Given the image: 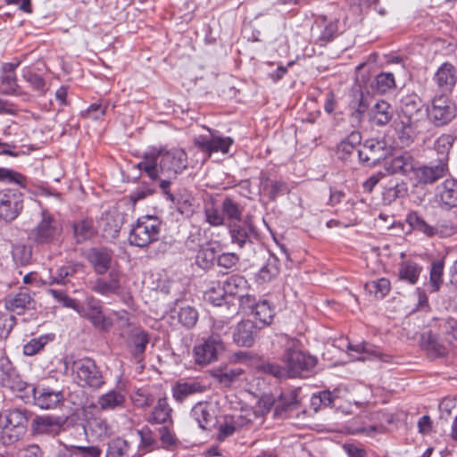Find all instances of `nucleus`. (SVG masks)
<instances>
[{
  "instance_id": "obj_1",
  "label": "nucleus",
  "mask_w": 457,
  "mask_h": 457,
  "mask_svg": "<svg viewBox=\"0 0 457 457\" xmlns=\"http://www.w3.org/2000/svg\"><path fill=\"white\" fill-rule=\"evenodd\" d=\"M187 167V155L180 148L147 153L143 161L137 163V168L145 171L152 179H156L160 172L169 179L176 178Z\"/></svg>"
},
{
  "instance_id": "obj_2",
  "label": "nucleus",
  "mask_w": 457,
  "mask_h": 457,
  "mask_svg": "<svg viewBox=\"0 0 457 457\" xmlns=\"http://www.w3.org/2000/svg\"><path fill=\"white\" fill-rule=\"evenodd\" d=\"M27 411L20 409L4 410L0 412V443L5 445L19 441L26 432Z\"/></svg>"
},
{
  "instance_id": "obj_3",
  "label": "nucleus",
  "mask_w": 457,
  "mask_h": 457,
  "mask_svg": "<svg viewBox=\"0 0 457 457\" xmlns=\"http://www.w3.org/2000/svg\"><path fill=\"white\" fill-rule=\"evenodd\" d=\"M161 232V221L155 216H142L132 226L129 237L130 245L137 247H146L157 241Z\"/></svg>"
},
{
  "instance_id": "obj_4",
  "label": "nucleus",
  "mask_w": 457,
  "mask_h": 457,
  "mask_svg": "<svg viewBox=\"0 0 457 457\" xmlns=\"http://www.w3.org/2000/svg\"><path fill=\"white\" fill-rule=\"evenodd\" d=\"M74 379L82 387L100 389L104 385L102 371L90 358L78 359L71 364Z\"/></svg>"
},
{
  "instance_id": "obj_5",
  "label": "nucleus",
  "mask_w": 457,
  "mask_h": 457,
  "mask_svg": "<svg viewBox=\"0 0 457 457\" xmlns=\"http://www.w3.org/2000/svg\"><path fill=\"white\" fill-rule=\"evenodd\" d=\"M62 227L48 211L42 210L40 220L31 231L33 240L38 245L55 244L60 241Z\"/></svg>"
},
{
  "instance_id": "obj_6",
  "label": "nucleus",
  "mask_w": 457,
  "mask_h": 457,
  "mask_svg": "<svg viewBox=\"0 0 457 457\" xmlns=\"http://www.w3.org/2000/svg\"><path fill=\"white\" fill-rule=\"evenodd\" d=\"M283 361L287 368L289 377L306 376L312 372L317 359L297 348L288 347L284 354Z\"/></svg>"
},
{
  "instance_id": "obj_7",
  "label": "nucleus",
  "mask_w": 457,
  "mask_h": 457,
  "mask_svg": "<svg viewBox=\"0 0 457 457\" xmlns=\"http://www.w3.org/2000/svg\"><path fill=\"white\" fill-rule=\"evenodd\" d=\"M225 345L217 334H211L193 348L194 359L196 364L209 365L216 361L220 353L224 352Z\"/></svg>"
},
{
  "instance_id": "obj_8",
  "label": "nucleus",
  "mask_w": 457,
  "mask_h": 457,
  "mask_svg": "<svg viewBox=\"0 0 457 457\" xmlns=\"http://www.w3.org/2000/svg\"><path fill=\"white\" fill-rule=\"evenodd\" d=\"M391 148L385 140L370 138L366 140L358 149L361 162L367 166H374L390 154Z\"/></svg>"
},
{
  "instance_id": "obj_9",
  "label": "nucleus",
  "mask_w": 457,
  "mask_h": 457,
  "mask_svg": "<svg viewBox=\"0 0 457 457\" xmlns=\"http://www.w3.org/2000/svg\"><path fill=\"white\" fill-rule=\"evenodd\" d=\"M455 105L445 95L436 96L428 108L430 121L437 127L449 123L455 117Z\"/></svg>"
},
{
  "instance_id": "obj_10",
  "label": "nucleus",
  "mask_w": 457,
  "mask_h": 457,
  "mask_svg": "<svg viewBox=\"0 0 457 457\" xmlns=\"http://www.w3.org/2000/svg\"><path fill=\"white\" fill-rule=\"evenodd\" d=\"M23 208V195L17 189L0 190V218L5 221L15 220Z\"/></svg>"
},
{
  "instance_id": "obj_11",
  "label": "nucleus",
  "mask_w": 457,
  "mask_h": 457,
  "mask_svg": "<svg viewBox=\"0 0 457 457\" xmlns=\"http://www.w3.org/2000/svg\"><path fill=\"white\" fill-rule=\"evenodd\" d=\"M449 172L446 163L430 162L428 164L415 166L414 179L420 185H431Z\"/></svg>"
},
{
  "instance_id": "obj_12",
  "label": "nucleus",
  "mask_w": 457,
  "mask_h": 457,
  "mask_svg": "<svg viewBox=\"0 0 457 457\" xmlns=\"http://www.w3.org/2000/svg\"><path fill=\"white\" fill-rule=\"evenodd\" d=\"M218 410L211 402H199L195 403L190 412L192 419L204 430H211L217 424Z\"/></svg>"
},
{
  "instance_id": "obj_13",
  "label": "nucleus",
  "mask_w": 457,
  "mask_h": 457,
  "mask_svg": "<svg viewBox=\"0 0 457 457\" xmlns=\"http://www.w3.org/2000/svg\"><path fill=\"white\" fill-rule=\"evenodd\" d=\"M434 198L443 210L457 207V179L449 178L436 186Z\"/></svg>"
},
{
  "instance_id": "obj_14",
  "label": "nucleus",
  "mask_w": 457,
  "mask_h": 457,
  "mask_svg": "<svg viewBox=\"0 0 457 457\" xmlns=\"http://www.w3.org/2000/svg\"><path fill=\"white\" fill-rule=\"evenodd\" d=\"M29 387L31 388L35 405L41 409H54L63 401L62 391L54 390L50 387H35L33 386Z\"/></svg>"
},
{
  "instance_id": "obj_15",
  "label": "nucleus",
  "mask_w": 457,
  "mask_h": 457,
  "mask_svg": "<svg viewBox=\"0 0 457 457\" xmlns=\"http://www.w3.org/2000/svg\"><path fill=\"white\" fill-rule=\"evenodd\" d=\"M121 277L118 270H112L107 278H99L95 280L92 290L104 296L120 295L123 289Z\"/></svg>"
},
{
  "instance_id": "obj_16",
  "label": "nucleus",
  "mask_w": 457,
  "mask_h": 457,
  "mask_svg": "<svg viewBox=\"0 0 457 457\" xmlns=\"http://www.w3.org/2000/svg\"><path fill=\"white\" fill-rule=\"evenodd\" d=\"M195 144L208 156L214 152H221L223 154L228 153L230 145L233 144V139L229 137H220L212 136L210 137L200 136L195 140Z\"/></svg>"
},
{
  "instance_id": "obj_17",
  "label": "nucleus",
  "mask_w": 457,
  "mask_h": 457,
  "mask_svg": "<svg viewBox=\"0 0 457 457\" xmlns=\"http://www.w3.org/2000/svg\"><path fill=\"white\" fill-rule=\"evenodd\" d=\"M258 333L257 325L252 320L239 322L234 332L233 340L238 346L251 347Z\"/></svg>"
},
{
  "instance_id": "obj_18",
  "label": "nucleus",
  "mask_w": 457,
  "mask_h": 457,
  "mask_svg": "<svg viewBox=\"0 0 457 457\" xmlns=\"http://www.w3.org/2000/svg\"><path fill=\"white\" fill-rule=\"evenodd\" d=\"M122 225V219L117 212H106L102 214L98 220V227L102 235L108 240L118 237Z\"/></svg>"
},
{
  "instance_id": "obj_19",
  "label": "nucleus",
  "mask_w": 457,
  "mask_h": 457,
  "mask_svg": "<svg viewBox=\"0 0 457 457\" xmlns=\"http://www.w3.org/2000/svg\"><path fill=\"white\" fill-rule=\"evenodd\" d=\"M433 79L442 92H451L457 81L455 67L450 62H444L436 71Z\"/></svg>"
},
{
  "instance_id": "obj_20",
  "label": "nucleus",
  "mask_w": 457,
  "mask_h": 457,
  "mask_svg": "<svg viewBox=\"0 0 457 457\" xmlns=\"http://www.w3.org/2000/svg\"><path fill=\"white\" fill-rule=\"evenodd\" d=\"M420 345L430 359L444 357L447 354L446 346L442 344L437 336L431 331L421 334Z\"/></svg>"
},
{
  "instance_id": "obj_21",
  "label": "nucleus",
  "mask_w": 457,
  "mask_h": 457,
  "mask_svg": "<svg viewBox=\"0 0 457 457\" xmlns=\"http://www.w3.org/2000/svg\"><path fill=\"white\" fill-rule=\"evenodd\" d=\"M62 427V419L50 415L37 416L32 423L33 431L39 435L56 436L61 431Z\"/></svg>"
},
{
  "instance_id": "obj_22",
  "label": "nucleus",
  "mask_w": 457,
  "mask_h": 457,
  "mask_svg": "<svg viewBox=\"0 0 457 457\" xmlns=\"http://www.w3.org/2000/svg\"><path fill=\"white\" fill-rule=\"evenodd\" d=\"M416 162L412 155L409 153L395 156L389 162H386L385 169L387 173H399L408 176L414 173Z\"/></svg>"
},
{
  "instance_id": "obj_23",
  "label": "nucleus",
  "mask_w": 457,
  "mask_h": 457,
  "mask_svg": "<svg viewBox=\"0 0 457 457\" xmlns=\"http://www.w3.org/2000/svg\"><path fill=\"white\" fill-rule=\"evenodd\" d=\"M298 391L291 390L282 393L279 399L275 402L274 416L277 418H287L288 414L298 409Z\"/></svg>"
},
{
  "instance_id": "obj_24",
  "label": "nucleus",
  "mask_w": 457,
  "mask_h": 457,
  "mask_svg": "<svg viewBox=\"0 0 457 457\" xmlns=\"http://www.w3.org/2000/svg\"><path fill=\"white\" fill-rule=\"evenodd\" d=\"M126 395L118 389H112L101 395L97 399V405L103 411H114L125 407Z\"/></svg>"
},
{
  "instance_id": "obj_25",
  "label": "nucleus",
  "mask_w": 457,
  "mask_h": 457,
  "mask_svg": "<svg viewBox=\"0 0 457 457\" xmlns=\"http://www.w3.org/2000/svg\"><path fill=\"white\" fill-rule=\"evenodd\" d=\"M228 228L232 243L237 244L239 247L250 243L252 237L254 235V228L247 220L231 223Z\"/></svg>"
},
{
  "instance_id": "obj_26",
  "label": "nucleus",
  "mask_w": 457,
  "mask_h": 457,
  "mask_svg": "<svg viewBox=\"0 0 457 457\" xmlns=\"http://www.w3.org/2000/svg\"><path fill=\"white\" fill-rule=\"evenodd\" d=\"M87 259L93 266L95 271L104 274L110 268L112 253L105 249L92 248L87 253Z\"/></svg>"
},
{
  "instance_id": "obj_27",
  "label": "nucleus",
  "mask_w": 457,
  "mask_h": 457,
  "mask_svg": "<svg viewBox=\"0 0 457 457\" xmlns=\"http://www.w3.org/2000/svg\"><path fill=\"white\" fill-rule=\"evenodd\" d=\"M83 268L80 262H68L56 269L55 272L51 274L49 280L46 282L49 286L62 285L65 286L71 277Z\"/></svg>"
},
{
  "instance_id": "obj_28",
  "label": "nucleus",
  "mask_w": 457,
  "mask_h": 457,
  "mask_svg": "<svg viewBox=\"0 0 457 457\" xmlns=\"http://www.w3.org/2000/svg\"><path fill=\"white\" fill-rule=\"evenodd\" d=\"M205 389V386L197 381H179L172 386L171 392L173 398L177 402L182 403L188 396L204 393Z\"/></svg>"
},
{
  "instance_id": "obj_29",
  "label": "nucleus",
  "mask_w": 457,
  "mask_h": 457,
  "mask_svg": "<svg viewBox=\"0 0 457 457\" xmlns=\"http://www.w3.org/2000/svg\"><path fill=\"white\" fill-rule=\"evenodd\" d=\"M33 298L31 297L29 292L25 289L21 290L14 295H9L5 299V308L10 312L21 314L25 310L30 309L33 305Z\"/></svg>"
},
{
  "instance_id": "obj_30",
  "label": "nucleus",
  "mask_w": 457,
  "mask_h": 457,
  "mask_svg": "<svg viewBox=\"0 0 457 457\" xmlns=\"http://www.w3.org/2000/svg\"><path fill=\"white\" fill-rule=\"evenodd\" d=\"M172 409L167 403L166 398H160L147 418V421L151 424H172L171 419Z\"/></svg>"
},
{
  "instance_id": "obj_31",
  "label": "nucleus",
  "mask_w": 457,
  "mask_h": 457,
  "mask_svg": "<svg viewBox=\"0 0 457 457\" xmlns=\"http://www.w3.org/2000/svg\"><path fill=\"white\" fill-rule=\"evenodd\" d=\"M81 315L89 320L93 326L100 330L107 331L112 326L111 319L103 313L100 303L89 305L88 310L85 313L83 311Z\"/></svg>"
},
{
  "instance_id": "obj_32",
  "label": "nucleus",
  "mask_w": 457,
  "mask_h": 457,
  "mask_svg": "<svg viewBox=\"0 0 457 457\" xmlns=\"http://www.w3.org/2000/svg\"><path fill=\"white\" fill-rule=\"evenodd\" d=\"M369 115L372 124L385 126L393 117V109L387 102L381 100L371 108Z\"/></svg>"
},
{
  "instance_id": "obj_33",
  "label": "nucleus",
  "mask_w": 457,
  "mask_h": 457,
  "mask_svg": "<svg viewBox=\"0 0 457 457\" xmlns=\"http://www.w3.org/2000/svg\"><path fill=\"white\" fill-rule=\"evenodd\" d=\"M141 453H135L129 441L122 437H116L108 443L105 457H139Z\"/></svg>"
},
{
  "instance_id": "obj_34",
  "label": "nucleus",
  "mask_w": 457,
  "mask_h": 457,
  "mask_svg": "<svg viewBox=\"0 0 457 457\" xmlns=\"http://www.w3.org/2000/svg\"><path fill=\"white\" fill-rule=\"evenodd\" d=\"M280 271L279 261L274 254H269L265 263L256 275L259 283H267L275 278Z\"/></svg>"
},
{
  "instance_id": "obj_35",
  "label": "nucleus",
  "mask_w": 457,
  "mask_h": 457,
  "mask_svg": "<svg viewBox=\"0 0 457 457\" xmlns=\"http://www.w3.org/2000/svg\"><path fill=\"white\" fill-rule=\"evenodd\" d=\"M406 221L414 229L432 237L442 236V231L437 228L428 224L425 220L416 212H410L406 217Z\"/></svg>"
},
{
  "instance_id": "obj_36",
  "label": "nucleus",
  "mask_w": 457,
  "mask_h": 457,
  "mask_svg": "<svg viewBox=\"0 0 457 457\" xmlns=\"http://www.w3.org/2000/svg\"><path fill=\"white\" fill-rule=\"evenodd\" d=\"M220 282L223 286V290H225L226 294L228 295L239 296L248 288L247 280L238 274L230 275Z\"/></svg>"
},
{
  "instance_id": "obj_37",
  "label": "nucleus",
  "mask_w": 457,
  "mask_h": 457,
  "mask_svg": "<svg viewBox=\"0 0 457 457\" xmlns=\"http://www.w3.org/2000/svg\"><path fill=\"white\" fill-rule=\"evenodd\" d=\"M221 212L224 216V221L227 220L228 226L231 223H237L242 220L243 207H241L233 199L227 197L223 200L221 204Z\"/></svg>"
},
{
  "instance_id": "obj_38",
  "label": "nucleus",
  "mask_w": 457,
  "mask_h": 457,
  "mask_svg": "<svg viewBox=\"0 0 457 457\" xmlns=\"http://www.w3.org/2000/svg\"><path fill=\"white\" fill-rule=\"evenodd\" d=\"M453 141L454 137L449 134H443L435 141L434 151L438 155L436 162L448 164V155Z\"/></svg>"
},
{
  "instance_id": "obj_39",
  "label": "nucleus",
  "mask_w": 457,
  "mask_h": 457,
  "mask_svg": "<svg viewBox=\"0 0 457 457\" xmlns=\"http://www.w3.org/2000/svg\"><path fill=\"white\" fill-rule=\"evenodd\" d=\"M420 108L421 101L416 95L406 96L401 100V112L409 121L417 120L415 116Z\"/></svg>"
},
{
  "instance_id": "obj_40",
  "label": "nucleus",
  "mask_w": 457,
  "mask_h": 457,
  "mask_svg": "<svg viewBox=\"0 0 457 457\" xmlns=\"http://www.w3.org/2000/svg\"><path fill=\"white\" fill-rule=\"evenodd\" d=\"M102 450L98 446H71L61 451L56 457H101Z\"/></svg>"
},
{
  "instance_id": "obj_41",
  "label": "nucleus",
  "mask_w": 457,
  "mask_h": 457,
  "mask_svg": "<svg viewBox=\"0 0 457 457\" xmlns=\"http://www.w3.org/2000/svg\"><path fill=\"white\" fill-rule=\"evenodd\" d=\"M169 198L176 203L177 210L179 213L186 217H190L194 213V197L193 195L185 191L184 193L179 194L178 196H174L170 194Z\"/></svg>"
},
{
  "instance_id": "obj_42",
  "label": "nucleus",
  "mask_w": 457,
  "mask_h": 457,
  "mask_svg": "<svg viewBox=\"0 0 457 457\" xmlns=\"http://www.w3.org/2000/svg\"><path fill=\"white\" fill-rule=\"evenodd\" d=\"M361 141V133L358 131H353L348 137L342 140L338 145L337 152L341 159H346L352 154L355 147L360 145Z\"/></svg>"
},
{
  "instance_id": "obj_43",
  "label": "nucleus",
  "mask_w": 457,
  "mask_h": 457,
  "mask_svg": "<svg viewBox=\"0 0 457 457\" xmlns=\"http://www.w3.org/2000/svg\"><path fill=\"white\" fill-rule=\"evenodd\" d=\"M421 267L411 261L404 262L399 268V278L402 280L408 281L410 284H415L418 281Z\"/></svg>"
},
{
  "instance_id": "obj_44",
  "label": "nucleus",
  "mask_w": 457,
  "mask_h": 457,
  "mask_svg": "<svg viewBox=\"0 0 457 457\" xmlns=\"http://www.w3.org/2000/svg\"><path fill=\"white\" fill-rule=\"evenodd\" d=\"M365 290L373 295L377 299H382L390 291V282L387 278H381L377 280L369 281L364 285Z\"/></svg>"
},
{
  "instance_id": "obj_45",
  "label": "nucleus",
  "mask_w": 457,
  "mask_h": 457,
  "mask_svg": "<svg viewBox=\"0 0 457 457\" xmlns=\"http://www.w3.org/2000/svg\"><path fill=\"white\" fill-rule=\"evenodd\" d=\"M12 256L16 264L21 266L28 265L32 259V246L20 243L13 245Z\"/></svg>"
},
{
  "instance_id": "obj_46",
  "label": "nucleus",
  "mask_w": 457,
  "mask_h": 457,
  "mask_svg": "<svg viewBox=\"0 0 457 457\" xmlns=\"http://www.w3.org/2000/svg\"><path fill=\"white\" fill-rule=\"evenodd\" d=\"M225 290L220 281L212 282L210 287L204 292V300L215 306H220L224 302L226 295Z\"/></svg>"
},
{
  "instance_id": "obj_47",
  "label": "nucleus",
  "mask_w": 457,
  "mask_h": 457,
  "mask_svg": "<svg viewBox=\"0 0 457 457\" xmlns=\"http://www.w3.org/2000/svg\"><path fill=\"white\" fill-rule=\"evenodd\" d=\"M261 188L269 198L275 200L282 192L287 191V185L282 180H271L268 178H262L261 181Z\"/></svg>"
},
{
  "instance_id": "obj_48",
  "label": "nucleus",
  "mask_w": 457,
  "mask_h": 457,
  "mask_svg": "<svg viewBox=\"0 0 457 457\" xmlns=\"http://www.w3.org/2000/svg\"><path fill=\"white\" fill-rule=\"evenodd\" d=\"M148 343L149 336L145 331L140 329L134 330L130 338L132 354L134 356L142 354L145 351Z\"/></svg>"
},
{
  "instance_id": "obj_49",
  "label": "nucleus",
  "mask_w": 457,
  "mask_h": 457,
  "mask_svg": "<svg viewBox=\"0 0 457 457\" xmlns=\"http://www.w3.org/2000/svg\"><path fill=\"white\" fill-rule=\"evenodd\" d=\"M348 349L350 351H353L361 354L360 356L354 358V360L357 361H366L370 360L372 358L380 357L379 350L377 347L370 345L367 343H361L355 345L349 344Z\"/></svg>"
},
{
  "instance_id": "obj_50",
  "label": "nucleus",
  "mask_w": 457,
  "mask_h": 457,
  "mask_svg": "<svg viewBox=\"0 0 457 457\" xmlns=\"http://www.w3.org/2000/svg\"><path fill=\"white\" fill-rule=\"evenodd\" d=\"M54 334H46L37 338H32L23 346V353L27 356H32L41 351L50 341L54 340Z\"/></svg>"
},
{
  "instance_id": "obj_51",
  "label": "nucleus",
  "mask_w": 457,
  "mask_h": 457,
  "mask_svg": "<svg viewBox=\"0 0 457 457\" xmlns=\"http://www.w3.org/2000/svg\"><path fill=\"white\" fill-rule=\"evenodd\" d=\"M253 313L255 319L258 320L263 326L269 325L274 316V312L266 300L258 302L253 311Z\"/></svg>"
},
{
  "instance_id": "obj_52",
  "label": "nucleus",
  "mask_w": 457,
  "mask_h": 457,
  "mask_svg": "<svg viewBox=\"0 0 457 457\" xmlns=\"http://www.w3.org/2000/svg\"><path fill=\"white\" fill-rule=\"evenodd\" d=\"M444 262L442 261L434 262L431 264L429 274L430 292H438L443 282Z\"/></svg>"
},
{
  "instance_id": "obj_53",
  "label": "nucleus",
  "mask_w": 457,
  "mask_h": 457,
  "mask_svg": "<svg viewBox=\"0 0 457 457\" xmlns=\"http://www.w3.org/2000/svg\"><path fill=\"white\" fill-rule=\"evenodd\" d=\"M137 435L140 438V443L138 445V453H145L152 451L156 445L157 442L154 437L153 432L149 428L144 427L141 429L137 430Z\"/></svg>"
},
{
  "instance_id": "obj_54",
  "label": "nucleus",
  "mask_w": 457,
  "mask_h": 457,
  "mask_svg": "<svg viewBox=\"0 0 457 457\" xmlns=\"http://www.w3.org/2000/svg\"><path fill=\"white\" fill-rule=\"evenodd\" d=\"M242 374H243L242 369L234 368V369H225V370H216L212 376L220 384L229 386L233 382L237 381Z\"/></svg>"
},
{
  "instance_id": "obj_55",
  "label": "nucleus",
  "mask_w": 457,
  "mask_h": 457,
  "mask_svg": "<svg viewBox=\"0 0 457 457\" xmlns=\"http://www.w3.org/2000/svg\"><path fill=\"white\" fill-rule=\"evenodd\" d=\"M88 427L96 436H106L112 432V427L107 420L101 417L89 420Z\"/></svg>"
},
{
  "instance_id": "obj_56",
  "label": "nucleus",
  "mask_w": 457,
  "mask_h": 457,
  "mask_svg": "<svg viewBox=\"0 0 457 457\" xmlns=\"http://www.w3.org/2000/svg\"><path fill=\"white\" fill-rule=\"evenodd\" d=\"M198 320L197 311L191 307L187 306L180 309L179 312V321L187 328H192Z\"/></svg>"
},
{
  "instance_id": "obj_57",
  "label": "nucleus",
  "mask_w": 457,
  "mask_h": 457,
  "mask_svg": "<svg viewBox=\"0 0 457 457\" xmlns=\"http://www.w3.org/2000/svg\"><path fill=\"white\" fill-rule=\"evenodd\" d=\"M204 212L205 221L211 226L218 227L225 223L222 212H220L213 204L206 205Z\"/></svg>"
},
{
  "instance_id": "obj_58",
  "label": "nucleus",
  "mask_w": 457,
  "mask_h": 457,
  "mask_svg": "<svg viewBox=\"0 0 457 457\" xmlns=\"http://www.w3.org/2000/svg\"><path fill=\"white\" fill-rule=\"evenodd\" d=\"M395 86V76L391 72H382L376 77V88L378 92L385 93Z\"/></svg>"
},
{
  "instance_id": "obj_59",
  "label": "nucleus",
  "mask_w": 457,
  "mask_h": 457,
  "mask_svg": "<svg viewBox=\"0 0 457 457\" xmlns=\"http://www.w3.org/2000/svg\"><path fill=\"white\" fill-rule=\"evenodd\" d=\"M3 93L5 95H19L20 87L17 84L15 74H3L1 76Z\"/></svg>"
},
{
  "instance_id": "obj_60",
  "label": "nucleus",
  "mask_w": 457,
  "mask_h": 457,
  "mask_svg": "<svg viewBox=\"0 0 457 457\" xmlns=\"http://www.w3.org/2000/svg\"><path fill=\"white\" fill-rule=\"evenodd\" d=\"M215 251L212 247H202L196 254V263L206 269L210 267L215 260Z\"/></svg>"
},
{
  "instance_id": "obj_61",
  "label": "nucleus",
  "mask_w": 457,
  "mask_h": 457,
  "mask_svg": "<svg viewBox=\"0 0 457 457\" xmlns=\"http://www.w3.org/2000/svg\"><path fill=\"white\" fill-rule=\"evenodd\" d=\"M74 235L78 242H82L93 235V228L89 221L81 220L73 226Z\"/></svg>"
},
{
  "instance_id": "obj_62",
  "label": "nucleus",
  "mask_w": 457,
  "mask_h": 457,
  "mask_svg": "<svg viewBox=\"0 0 457 457\" xmlns=\"http://www.w3.org/2000/svg\"><path fill=\"white\" fill-rule=\"evenodd\" d=\"M22 77L28 83H29L32 88L39 92L44 91L45 79L40 75L36 74L28 69L23 71Z\"/></svg>"
},
{
  "instance_id": "obj_63",
  "label": "nucleus",
  "mask_w": 457,
  "mask_h": 457,
  "mask_svg": "<svg viewBox=\"0 0 457 457\" xmlns=\"http://www.w3.org/2000/svg\"><path fill=\"white\" fill-rule=\"evenodd\" d=\"M237 429L238 428L231 418L228 420L226 419L225 421L219 426L217 439L219 441H224L226 438L232 436Z\"/></svg>"
},
{
  "instance_id": "obj_64",
  "label": "nucleus",
  "mask_w": 457,
  "mask_h": 457,
  "mask_svg": "<svg viewBox=\"0 0 457 457\" xmlns=\"http://www.w3.org/2000/svg\"><path fill=\"white\" fill-rule=\"evenodd\" d=\"M106 108V105L95 103L88 106V108L82 112V115L88 119L99 120L105 114Z\"/></svg>"
}]
</instances>
